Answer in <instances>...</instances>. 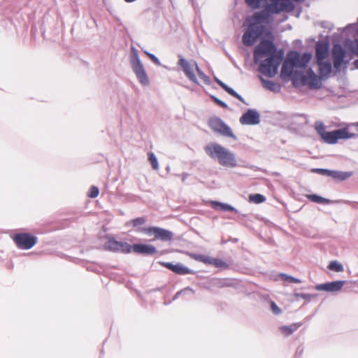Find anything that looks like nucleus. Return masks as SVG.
Returning <instances> with one entry per match:
<instances>
[{
    "label": "nucleus",
    "mask_w": 358,
    "mask_h": 358,
    "mask_svg": "<svg viewBox=\"0 0 358 358\" xmlns=\"http://www.w3.org/2000/svg\"><path fill=\"white\" fill-rule=\"evenodd\" d=\"M284 57L282 49L277 50L273 42L262 39L254 50V62H259V71L268 77H274Z\"/></svg>",
    "instance_id": "f257e3e1"
},
{
    "label": "nucleus",
    "mask_w": 358,
    "mask_h": 358,
    "mask_svg": "<svg viewBox=\"0 0 358 358\" xmlns=\"http://www.w3.org/2000/svg\"><path fill=\"white\" fill-rule=\"evenodd\" d=\"M204 150L206 155L224 167L234 168L238 166L236 155L217 143L207 144Z\"/></svg>",
    "instance_id": "f03ea898"
},
{
    "label": "nucleus",
    "mask_w": 358,
    "mask_h": 358,
    "mask_svg": "<svg viewBox=\"0 0 358 358\" xmlns=\"http://www.w3.org/2000/svg\"><path fill=\"white\" fill-rule=\"evenodd\" d=\"M145 222V218L139 217L131 220L129 222L127 223V225L131 224L134 227H136V231L138 233L144 234L148 236H154V240L159 239L162 241H169L172 240L173 236L172 231L158 227H141L144 224Z\"/></svg>",
    "instance_id": "7ed1b4c3"
},
{
    "label": "nucleus",
    "mask_w": 358,
    "mask_h": 358,
    "mask_svg": "<svg viewBox=\"0 0 358 358\" xmlns=\"http://www.w3.org/2000/svg\"><path fill=\"white\" fill-rule=\"evenodd\" d=\"M130 64L132 71L135 73L138 82L142 85L148 86L150 84V80L139 58L138 51L134 46L131 48Z\"/></svg>",
    "instance_id": "20e7f679"
},
{
    "label": "nucleus",
    "mask_w": 358,
    "mask_h": 358,
    "mask_svg": "<svg viewBox=\"0 0 358 358\" xmlns=\"http://www.w3.org/2000/svg\"><path fill=\"white\" fill-rule=\"evenodd\" d=\"M247 5L252 8L257 9L264 8L262 11L256 13L254 15L255 22H265L264 21L268 20L269 17L273 14L278 13H268L267 15H263L262 13L266 9L267 6L270 5H278V0H245Z\"/></svg>",
    "instance_id": "39448f33"
},
{
    "label": "nucleus",
    "mask_w": 358,
    "mask_h": 358,
    "mask_svg": "<svg viewBox=\"0 0 358 358\" xmlns=\"http://www.w3.org/2000/svg\"><path fill=\"white\" fill-rule=\"evenodd\" d=\"M248 27L243 35V43L246 46L252 45L265 32L264 24H248Z\"/></svg>",
    "instance_id": "423d86ee"
},
{
    "label": "nucleus",
    "mask_w": 358,
    "mask_h": 358,
    "mask_svg": "<svg viewBox=\"0 0 358 358\" xmlns=\"http://www.w3.org/2000/svg\"><path fill=\"white\" fill-rule=\"evenodd\" d=\"M209 126L212 130L223 136L230 137L234 140L237 139L231 129L220 117L211 118L209 121Z\"/></svg>",
    "instance_id": "0eeeda50"
},
{
    "label": "nucleus",
    "mask_w": 358,
    "mask_h": 358,
    "mask_svg": "<svg viewBox=\"0 0 358 358\" xmlns=\"http://www.w3.org/2000/svg\"><path fill=\"white\" fill-rule=\"evenodd\" d=\"M13 241L18 248L29 250L37 243V238L28 233H20L15 235Z\"/></svg>",
    "instance_id": "6e6552de"
},
{
    "label": "nucleus",
    "mask_w": 358,
    "mask_h": 358,
    "mask_svg": "<svg viewBox=\"0 0 358 358\" xmlns=\"http://www.w3.org/2000/svg\"><path fill=\"white\" fill-rule=\"evenodd\" d=\"M312 55L309 52L300 55L297 51H290L287 58L294 67L305 68L311 59Z\"/></svg>",
    "instance_id": "1a4fd4ad"
},
{
    "label": "nucleus",
    "mask_w": 358,
    "mask_h": 358,
    "mask_svg": "<svg viewBox=\"0 0 358 358\" xmlns=\"http://www.w3.org/2000/svg\"><path fill=\"white\" fill-rule=\"evenodd\" d=\"M179 60L177 63L184 73L185 76L193 83L199 85L198 79L194 74V65L192 60L191 62L185 59L182 56L178 55Z\"/></svg>",
    "instance_id": "9d476101"
},
{
    "label": "nucleus",
    "mask_w": 358,
    "mask_h": 358,
    "mask_svg": "<svg viewBox=\"0 0 358 358\" xmlns=\"http://www.w3.org/2000/svg\"><path fill=\"white\" fill-rule=\"evenodd\" d=\"M345 57V50L339 43H335L332 48V61L334 67L336 72L341 71L343 64L346 65L347 62L344 61Z\"/></svg>",
    "instance_id": "9b49d317"
},
{
    "label": "nucleus",
    "mask_w": 358,
    "mask_h": 358,
    "mask_svg": "<svg viewBox=\"0 0 358 358\" xmlns=\"http://www.w3.org/2000/svg\"><path fill=\"white\" fill-rule=\"evenodd\" d=\"M315 129L324 142L328 144H335L338 142L336 129L331 131H326L325 126L322 122L315 123Z\"/></svg>",
    "instance_id": "f8f14e48"
},
{
    "label": "nucleus",
    "mask_w": 358,
    "mask_h": 358,
    "mask_svg": "<svg viewBox=\"0 0 358 358\" xmlns=\"http://www.w3.org/2000/svg\"><path fill=\"white\" fill-rule=\"evenodd\" d=\"M320 76H317L314 71L309 68L305 74V81L303 86L308 85L310 89H320L322 87V81Z\"/></svg>",
    "instance_id": "ddd939ff"
},
{
    "label": "nucleus",
    "mask_w": 358,
    "mask_h": 358,
    "mask_svg": "<svg viewBox=\"0 0 358 358\" xmlns=\"http://www.w3.org/2000/svg\"><path fill=\"white\" fill-rule=\"evenodd\" d=\"M243 125H256L260 122V114L255 109H248L240 117Z\"/></svg>",
    "instance_id": "4468645a"
},
{
    "label": "nucleus",
    "mask_w": 358,
    "mask_h": 358,
    "mask_svg": "<svg viewBox=\"0 0 358 358\" xmlns=\"http://www.w3.org/2000/svg\"><path fill=\"white\" fill-rule=\"evenodd\" d=\"M345 284V280H336L322 284H318L315 287V289L318 291L335 292L341 290V289Z\"/></svg>",
    "instance_id": "2eb2a0df"
},
{
    "label": "nucleus",
    "mask_w": 358,
    "mask_h": 358,
    "mask_svg": "<svg viewBox=\"0 0 358 358\" xmlns=\"http://www.w3.org/2000/svg\"><path fill=\"white\" fill-rule=\"evenodd\" d=\"M316 63L318 66V73L320 77V80H327L332 72L331 63L329 61L324 60L317 61Z\"/></svg>",
    "instance_id": "dca6fc26"
},
{
    "label": "nucleus",
    "mask_w": 358,
    "mask_h": 358,
    "mask_svg": "<svg viewBox=\"0 0 358 358\" xmlns=\"http://www.w3.org/2000/svg\"><path fill=\"white\" fill-rule=\"evenodd\" d=\"M133 252L143 255H152L157 252L156 248L152 245L145 243H135L133 245Z\"/></svg>",
    "instance_id": "f3484780"
},
{
    "label": "nucleus",
    "mask_w": 358,
    "mask_h": 358,
    "mask_svg": "<svg viewBox=\"0 0 358 358\" xmlns=\"http://www.w3.org/2000/svg\"><path fill=\"white\" fill-rule=\"evenodd\" d=\"M329 45L327 42L319 41L315 45V60H324L329 55Z\"/></svg>",
    "instance_id": "a211bd4d"
},
{
    "label": "nucleus",
    "mask_w": 358,
    "mask_h": 358,
    "mask_svg": "<svg viewBox=\"0 0 358 358\" xmlns=\"http://www.w3.org/2000/svg\"><path fill=\"white\" fill-rule=\"evenodd\" d=\"M215 81L229 94L232 96L234 98H236L240 101H241L243 103H245V99L242 96H241L238 93H237L233 88L228 86L227 84H225L224 82L220 80L217 77H214Z\"/></svg>",
    "instance_id": "6ab92c4d"
},
{
    "label": "nucleus",
    "mask_w": 358,
    "mask_h": 358,
    "mask_svg": "<svg viewBox=\"0 0 358 358\" xmlns=\"http://www.w3.org/2000/svg\"><path fill=\"white\" fill-rule=\"evenodd\" d=\"M353 176V171H342L331 170V178L336 182H343L347 180Z\"/></svg>",
    "instance_id": "aec40b11"
},
{
    "label": "nucleus",
    "mask_w": 358,
    "mask_h": 358,
    "mask_svg": "<svg viewBox=\"0 0 358 358\" xmlns=\"http://www.w3.org/2000/svg\"><path fill=\"white\" fill-rule=\"evenodd\" d=\"M210 206L215 210H220L224 212L229 211L238 213V210L236 209L228 203H224L217 201H210Z\"/></svg>",
    "instance_id": "412c9836"
},
{
    "label": "nucleus",
    "mask_w": 358,
    "mask_h": 358,
    "mask_svg": "<svg viewBox=\"0 0 358 358\" xmlns=\"http://www.w3.org/2000/svg\"><path fill=\"white\" fill-rule=\"evenodd\" d=\"M294 66H292V64L287 58L281 68V77L282 78H290L294 71Z\"/></svg>",
    "instance_id": "4be33fe9"
},
{
    "label": "nucleus",
    "mask_w": 358,
    "mask_h": 358,
    "mask_svg": "<svg viewBox=\"0 0 358 358\" xmlns=\"http://www.w3.org/2000/svg\"><path fill=\"white\" fill-rule=\"evenodd\" d=\"M336 134L337 141L339 139L355 138L357 136L356 134L349 132L348 127L336 129Z\"/></svg>",
    "instance_id": "5701e85b"
},
{
    "label": "nucleus",
    "mask_w": 358,
    "mask_h": 358,
    "mask_svg": "<svg viewBox=\"0 0 358 358\" xmlns=\"http://www.w3.org/2000/svg\"><path fill=\"white\" fill-rule=\"evenodd\" d=\"M290 79L292 80L294 87H296L299 85L303 86V82L305 81V74L300 71L296 70L293 72Z\"/></svg>",
    "instance_id": "b1692460"
},
{
    "label": "nucleus",
    "mask_w": 358,
    "mask_h": 358,
    "mask_svg": "<svg viewBox=\"0 0 358 358\" xmlns=\"http://www.w3.org/2000/svg\"><path fill=\"white\" fill-rule=\"evenodd\" d=\"M120 241H116L115 238H111L108 240L104 244V248L106 250L117 252H120Z\"/></svg>",
    "instance_id": "393cba45"
},
{
    "label": "nucleus",
    "mask_w": 358,
    "mask_h": 358,
    "mask_svg": "<svg viewBox=\"0 0 358 358\" xmlns=\"http://www.w3.org/2000/svg\"><path fill=\"white\" fill-rule=\"evenodd\" d=\"M301 326V323H294L289 326H282L280 327V330L284 336H289L296 331Z\"/></svg>",
    "instance_id": "a878e982"
},
{
    "label": "nucleus",
    "mask_w": 358,
    "mask_h": 358,
    "mask_svg": "<svg viewBox=\"0 0 358 358\" xmlns=\"http://www.w3.org/2000/svg\"><path fill=\"white\" fill-rule=\"evenodd\" d=\"M260 80L264 88L274 92L280 91V86L275 83L273 81L266 80L262 77H260Z\"/></svg>",
    "instance_id": "bb28decb"
},
{
    "label": "nucleus",
    "mask_w": 358,
    "mask_h": 358,
    "mask_svg": "<svg viewBox=\"0 0 358 358\" xmlns=\"http://www.w3.org/2000/svg\"><path fill=\"white\" fill-rule=\"evenodd\" d=\"M173 273L178 275H186V274H194V271L191 270L190 268L185 266L180 263H178L175 265Z\"/></svg>",
    "instance_id": "cd10ccee"
},
{
    "label": "nucleus",
    "mask_w": 358,
    "mask_h": 358,
    "mask_svg": "<svg viewBox=\"0 0 358 358\" xmlns=\"http://www.w3.org/2000/svg\"><path fill=\"white\" fill-rule=\"evenodd\" d=\"M308 199L313 202L317 203H332L331 200H329L328 199L324 198L321 196H319L315 194H309L307 196Z\"/></svg>",
    "instance_id": "c85d7f7f"
},
{
    "label": "nucleus",
    "mask_w": 358,
    "mask_h": 358,
    "mask_svg": "<svg viewBox=\"0 0 358 358\" xmlns=\"http://www.w3.org/2000/svg\"><path fill=\"white\" fill-rule=\"evenodd\" d=\"M208 264L213 265L216 268H227L228 266L227 264L223 260L218 258H212L210 257Z\"/></svg>",
    "instance_id": "c756f323"
},
{
    "label": "nucleus",
    "mask_w": 358,
    "mask_h": 358,
    "mask_svg": "<svg viewBox=\"0 0 358 358\" xmlns=\"http://www.w3.org/2000/svg\"><path fill=\"white\" fill-rule=\"evenodd\" d=\"M190 257L193 259L200 262H203L206 264H208V263H209V259H210L209 256L203 255L201 254H191Z\"/></svg>",
    "instance_id": "7c9ffc66"
},
{
    "label": "nucleus",
    "mask_w": 358,
    "mask_h": 358,
    "mask_svg": "<svg viewBox=\"0 0 358 358\" xmlns=\"http://www.w3.org/2000/svg\"><path fill=\"white\" fill-rule=\"evenodd\" d=\"M328 268L335 272H342L343 271V266L337 261H331L329 264Z\"/></svg>",
    "instance_id": "2f4dec72"
},
{
    "label": "nucleus",
    "mask_w": 358,
    "mask_h": 358,
    "mask_svg": "<svg viewBox=\"0 0 358 358\" xmlns=\"http://www.w3.org/2000/svg\"><path fill=\"white\" fill-rule=\"evenodd\" d=\"M279 277L280 279L283 281H288L289 282H294V283H299L301 282V280L299 278H296L292 275H289L285 273H280Z\"/></svg>",
    "instance_id": "473e14b6"
},
{
    "label": "nucleus",
    "mask_w": 358,
    "mask_h": 358,
    "mask_svg": "<svg viewBox=\"0 0 358 358\" xmlns=\"http://www.w3.org/2000/svg\"><path fill=\"white\" fill-rule=\"evenodd\" d=\"M133 250V245H130L129 243L127 242H121L120 244V252L128 254L130 253Z\"/></svg>",
    "instance_id": "72a5a7b5"
},
{
    "label": "nucleus",
    "mask_w": 358,
    "mask_h": 358,
    "mask_svg": "<svg viewBox=\"0 0 358 358\" xmlns=\"http://www.w3.org/2000/svg\"><path fill=\"white\" fill-rule=\"evenodd\" d=\"M331 170L327 169L314 168L311 169V172L317 173L324 176H331Z\"/></svg>",
    "instance_id": "f704fd0d"
},
{
    "label": "nucleus",
    "mask_w": 358,
    "mask_h": 358,
    "mask_svg": "<svg viewBox=\"0 0 358 358\" xmlns=\"http://www.w3.org/2000/svg\"><path fill=\"white\" fill-rule=\"evenodd\" d=\"M148 159L152 165V167L154 170H157L159 169L158 161L153 152L148 153Z\"/></svg>",
    "instance_id": "c9c22d12"
},
{
    "label": "nucleus",
    "mask_w": 358,
    "mask_h": 358,
    "mask_svg": "<svg viewBox=\"0 0 358 358\" xmlns=\"http://www.w3.org/2000/svg\"><path fill=\"white\" fill-rule=\"evenodd\" d=\"M250 199L251 201H253L255 203H261L266 200V198L262 194H251L250 196Z\"/></svg>",
    "instance_id": "e433bc0d"
},
{
    "label": "nucleus",
    "mask_w": 358,
    "mask_h": 358,
    "mask_svg": "<svg viewBox=\"0 0 358 358\" xmlns=\"http://www.w3.org/2000/svg\"><path fill=\"white\" fill-rule=\"evenodd\" d=\"M187 293H192L194 294V291L192 288L190 287H187L176 293L174 295L173 300L177 299L181 294H187Z\"/></svg>",
    "instance_id": "4c0bfd02"
},
{
    "label": "nucleus",
    "mask_w": 358,
    "mask_h": 358,
    "mask_svg": "<svg viewBox=\"0 0 358 358\" xmlns=\"http://www.w3.org/2000/svg\"><path fill=\"white\" fill-rule=\"evenodd\" d=\"M99 194V188L96 186H92L90 189L87 196L90 198L94 199V198L97 197Z\"/></svg>",
    "instance_id": "58836bf2"
},
{
    "label": "nucleus",
    "mask_w": 358,
    "mask_h": 358,
    "mask_svg": "<svg viewBox=\"0 0 358 358\" xmlns=\"http://www.w3.org/2000/svg\"><path fill=\"white\" fill-rule=\"evenodd\" d=\"M210 98L219 106H220V107H222L223 108H228V105L224 101H223L221 99H218L215 96L211 95Z\"/></svg>",
    "instance_id": "ea45409f"
},
{
    "label": "nucleus",
    "mask_w": 358,
    "mask_h": 358,
    "mask_svg": "<svg viewBox=\"0 0 358 358\" xmlns=\"http://www.w3.org/2000/svg\"><path fill=\"white\" fill-rule=\"evenodd\" d=\"M294 296L296 298H301L303 299L310 301L311 299H313L315 295L310 294H305V293H294Z\"/></svg>",
    "instance_id": "a19ab883"
},
{
    "label": "nucleus",
    "mask_w": 358,
    "mask_h": 358,
    "mask_svg": "<svg viewBox=\"0 0 358 358\" xmlns=\"http://www.w3.org/2000/svg\"><path fill=\"white\" fill-rule=\"evenodd\" d=\"M145 54H146L148 56V57L157 66H161V62L159 59L154 54L148 52V51H145Z\"/></svg>",
    "instance_id": "79ce46f5"
},
{
    "label": "nucleus",
    "mask_w": 358,
    "mask_h": 358,
    "mask_svg": "<svg viewBox=\"0 0 358 358\" xmlns=\"http://www.w3.org/2000/svg\"><path fill=\"white\" fill-rule=\"evenodd\" d=\"M271 308L272 312L275 315H279L282 312L281 309L277 306V304L274 301H271Z\"/></svg>",
    "instance_id": "37998d69"
},
{
    "label": "nucleus",
    "mask_w": 358,
    "mask_h": 358,
    "mask_svg": "<svg viewBox=\"0 0 358 358\" xmlns=\"http://www.w3.org/2000/svg\"><path fill=\"white\" fill-rule=\"evenodd\" d=\"M352 52L358 56V39H355L350 46Z\"/></svg>",
    "instance_id": "c03bdc74"
},
{
    "label": "nucleus",
    "mask_w": 358,
    "mask_h": 358,
    "mask_svg": "<svg viewBox=\"0 0 358 358\" xmlns=\"http://www.w3.org/2000/svg\"><path fill=\"white\" fill-rule=\"evenodd\" d=\"M159 264L161 265H162L163 266H164L165 268L169 269L171 271H173L174 266L176 265L171 262H160Z\"/></svg>",
    "instance_id": "a18cd8bd"
},
{
    "label": "nucleus",
    "mask_w": 358,
    "mask_h": 358,
    "mask_svg": "<svg viewBox=\"0 0 358 358\" xmlns=\"http://www.w3.org/2000/svg\"><path fill=\"white\" fill-rule=\"evenodd\" d=\"M214 284L218 287H223L226 285L222 280H216Z\"/></svg>",
    "instance_id": "49530a36"
},
{
    "label": "nucleus",
    "mask_w": 358,
    "mask_h": 358,
    "mask_svg": "<svg viewBox=\"0 0 358 358\" xmlns=\"http://www.w3.org/2000/svg\"><path fill=\"white\" fill-rule=\"evenodd\" d=\"M201 80H202L203 81V83H204L206 85H210V83H211V80H210V78L208 76H206V74H205V76L202 78V79H201Z\"/></svg>",
    "instance_id": "de8ad7c7"
},
{
    "label": "nucleus",
    "mask_w": 358,
    "mask_h": 358,
    "mask_svg": "<svg viewBox=\"0 0 358 358\" xmlns=\"http://www.w3.org/2000/svg\"><path fill=\"white\" fill-rule=\"evenodd\" d=\"M193 63H194V69H195V71H196L197 74L198 75H200V73H203L201 69L198 66V64L196 63V61H193Z\"/></svg>",
    "instance_id": "09e8293b"
},
{
    "label": "nucleus",
    "mask_w": 358,
    "mask_h": 358,
    "mask_svg": "<svg viewBox=\"0 0 358 358\" xmlns=\"http://www.w3.org/2000/svg\"><path fill=\"white\" fill-rule=\"evenodd\" d=\"M182 182H185V179L187 178V177L188 176V174L186 173H184L182 174Z\"/></svg>",
    "instance_id": "8fccbe9b"
},
{
    "label": "nucleus",
    "mask_w": 358,
    "mask_h": 358,
    "mask_svg": "<svg viewBox=\"0 0 358 358\" xmlns=\"http://www.w3.org/2000/svg\"><path fill=\"white\" fill-rule=\"evenodd\" d=\"M354 66L357 69H358V59L354 61Z\"/></svg>",
    "instance_id": "3c124183"
},
{
    "label": "nucleus",
    "mask_w": 358,
    "mask_h": 358,
    "mask_svg": "<svg viewBox=\"0 0 358 358\" xmlns=\"http://www.w3.org/2000/svg\"><path fill=\"white\" fill-rule=\"evenodd\" d=\"M41 31H42V34H43V36L44 38H46V36L45 35V32H44V31H43V27H41Z\"/></svg>",
    "instance_id": "603ef678"
},
{
    "label": "nucleus",
    "mask_w": 358,
    "mask_h": 358,
    "mask_svg": "<svg viewBox=\"0 0 358 358\" xmlns=\"http://www.w3.org/2000/svg\"><path fill=\"white\" fill-rule=\"evenodd\" d=\"M198 76H199V77L201 79H202V78L205 76V73H200V75H198Z\"/></svg>",
    "instance_id": "864d4df0"
},
{
    "label": "nucleus",
    "mask_w": 358,
    "mask_h": 358,
    "mask_svg": "<svg viewBox=\"0 0 358 358\" xmlns=\"http://www.w3.org/2000/svg\"><path fill=\"white\" fill-rule=\"evenodd\" d=\"M3 28H4V26H3V24H1V26H0V29H3Z\"/></svg>",
    "instance_id": "5fc2aeb1"
},
{
    "label": "nucleus",
    "mask_w": 358,
    "mask_h": 358,
    "mask_svg": "<svg viewBox=\"0 0 358 358\" xmlns=\"http://www.w3.org/2000/svg\"><path fill=\"white\" fill-rule=\"evenodd\" d=\"M357 126H358V122H357Z\"/></svg>",
    "instance_id": "6e6d98bb"
}]
</instances>
